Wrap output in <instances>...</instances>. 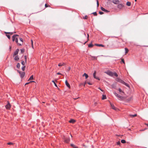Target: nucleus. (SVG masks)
Masks as SVG:
<instances>
[{"instance_id":"61","label":"nucleus","mask_w":148,"mask_h":148,"mask_svg":"<svg viewBox=\"0 0 148 148\" xmlns=\"http://www.w3.org/2000/svg\"><path fill=\"white\" fill-rule=\"evenodd\" d=\"M32 47L33 48V44H32Z\"/></svg>"},{"instance_id":"22","label":"nucleus","mask_w":148,"mask_h":148,"mask_svg":"<svg viewBox=\"0 0 148 148\" xmlns=\"http://www.w3.org/2000/svg\"><path fill=\"white\" fill-rule=\"evenodd\" d=\"M106 99V95H102V99L104 100Z\"/></svg>"},{"instance_id":"51","label":"nucleus","mask_w":148,"mask_h":148,"mask_svg":"<svg viewBox=\"0 0 148 148\" xmlns=\"http://www.w3.org/2000/svg\"><path fill=\"white\" fill-rule=\"evenodd\" d=\"M89 34H87V39H88V40H88H89Z\"/></svg>"},{"instance_id":"8","label":"nucleus","mask_w":148,"mask_h":148,"mask_svg":"<svg viewBox=\"0 0 148 148\" xmlns=\"http://www.w3.org/2000/svg\"><path fill=\"white\" fill-rule=\"evenodd\" d=\"M112 2L115 4H117L119 3V1L118 0H113Z\"/></svg>"},{"instance_id":"37","label":"nucleus","mask_w":148,"mask_h":148,"mask_svg":"<svg viewBox=\"0 0 148 148\" xmlns=\"http://www.w3.org/2000/svg\"><path fill=\"white\" fill-rule=\"evenodd\" d=\"M88 18V16L87 15H86L84 17H83V18L84 19H87Z\"/></svg>"},{"instance_id":"1","label":"nucleus","mask_w":148,"mask_h":148,"mask_svg":"<svg viewBox=\"0 0 148 148\" xmlns=\"http://www.w3.org/2000/svg\"><path fill=\"white\" fill-rule=\"evenodd\" d=\"M105 73L111 76H113L114 75H115L116 77L118 76V75L115 72L113 73L110 71H107L105 72Z\"/></svg>"},{"instance_id":"60","label":"nucleus","mask_w":148,"mask_h":148,"mask_svg":"<svg viewBox=\"0 0 148 148\" xmlns=\"http://www.w3.org/2000/svg\"><path fill=\"white\" fill-rule=\"evenodd\" d=\"M74 148H78L76 146H75V147H73Z\"/></svg>"},{"instance_id":"12","label":"nucleus","mask_w":148,"mask_h":148,"mask_svg":"<svg viewBox=\"0 0 148 148\" xmlns=\"http://www.w3.org/2000/svg\"><path fill=\"white\" fill-rule=\"evenodd\" d=\"M101 10L103 11H104L106 12H109L108 11V10H106L104 8H103V7H101Z\"/></svg>"},{"instance_id":"18","label":"nucleus","mask_w":148,"mask_h":148,"mask_svg":"<svg viewBox=\"0 0 148 148\" xmlns=\"http://www.w3.org/2000/svg\"><path fill=\"white\" fill-rule=\"evenodd\" d=\"M16 32H5V33L6 34H10L11 35H12V34H13V33H15Z\"/></svg>"},{"instance_id":"45","label":"nucleus","mask_w":148,"mask_h":148,"mask_svg":"<svg viewBox=\"0 0 148 148\" xmlns=\"http://www.w3.org/2000/svg\"><path fill=\"white\" fill-rule=\"evenodd\" d=\"M97 7H98L99 6V3L98 0L97 1Z\"/></svg>"},{"instance_id":"15","label":"nucleus","mask_w":148,"mask_h":148,"mask_svg":"<svg viewBox=\"0 0 148 148\" xmlns=\"http://www.w3.org/2000/svg\"><path fill=\"white\" fill-rule=\"evenodd\" d=\"M75 122V120L73 119H71L69 121V122L72 123H74Z\"/></svg>"},{"instance_id":"58","label":"nucleus","mask_w":148,"mask_h":148,"mask_svg":"<svg viewBox=\"0 0 148 148\" xmlns=\"http://www.w3.org/2000/svg\"><path fill=\"white\" fill-rule=\"evenodd\" d=\"M31 42H32V44H33V41L32 40H31Z\"/></svg>"},{"instance_id":"6","label":"nucleus","mask_w":148,"mask_h":148,"mask_svg":"<svg viewBox=\"0 0 148 148\" xmlns=\"http://www.w3.org/2000/svg\"><path fill=\"white\" fill-rule=\"evenodd\" d=\"M64 141L67 143H69L70 141V139L69 138L66 137L64 138Z\"/></svg>"},{"instance_id":"2","label":"nucleus","mask_w":148,"mask_h":148,"mask_svg":"<svg viewBox=\"0 0 148 148\" xmlns=\"http://www.w3.org/2000/svg\"><path fill=\"white\" fill-rule=\"evenodd\" d=\"M17 37H18V35H13L12 37V41H14L15 40L16 42L17 43L18 45L20 46L21 45V43H18V38Z\"/></svg>"},{"instance_id":"30","label":"nucleus","mask_w":148,"mask_h":148,"mask_svg":"<svg viewBox=\"0 0 148 148\" xmlns=\"http://www.w3.org/2000/svg\"><path fill=\"white\" fill-rule=\"evenodd\" d=\"M125 54H126V53H127L129 51V50L127 48H125Z\"/></svg>"},{"instance_id":"33","label":"nucleus","mask_w":148,"mask_h":148,"mask_svg":"<svg viewBox=\"0 0 148 148\" xmlns=\"http://www.w3.org/2000/svg\"><path fill=\"white\" fill-rule=\"evenodd\" d=\"M114 94L117 97H118L119 96V95L118 94L116 93L115 92H114Z\"/></svg>"},{"instance_id":"39","label":"nucleus","mask_w":148,"mask_h":148,"mask_svg":"<svg viewBox=\"0 0 148 148\" xmlns=\"http://www.w3.org/2000/svg\"><path fill=\"white\" fill-rule=\"evenodd\" d=\"M21 64L23 65V66H24V65H25V62L23 61H22V62H21Z\"/></svg>"},{"instance_id":"32","label":"nucleus","mask_w":148,"mask_h":148,"mask_svg":"<svg viewBox=\"0 0 148 148\" xmlns=\"http://www.w3.org/2000/svg\"><path fill=\"white\" fill-rule=\"evenodd\" d=\"M121 142L123 143H126L125 141L124 140H122L121 141Z\"/></svg>"},{"instance_id":"57","label":"nucleus","mask_w":148,"mask_h":148,"mask_svg":"<svg viewBox=\"0 0 148 148\" xmlns=\"http://www.w3.org/2000/svg\"><path fill=\"white\" fill-rule=\"evenodd\" d=\"M146 129H145L144 130H140V131H144Z\"/></svg>"},{"instance_id":"23","label":"nucleus","mask_w":148,"mask_h":148,"mask_svg":"<svg viewBox=\"0 0 148 148\" xmlns=\"http://www.w3.org/2000/svg\"><path fill=\"white\" fill-rule=\"evenodd\" d=\"M19 59V58L18 57V56H16L14 58V60H18Z\"/></svg>"},{"instance_id":"52","label":"nucleus","mask_w":148,"mask_h":148,"mask_svg":"<svg viewBox=\"0 0 148 148\" xmlns=\"http://www.w3.org/2000/svg\"><path fill=\"white\" fill-rule=\"evenodd\" d=\"M97 104V102H95V103H94V105H95V106H96Z\"/></svg>"},{"instance_id":"47","label":"nucleus","mask_w":148,"mask_h":148,"mask_svg":"<svg viewBox=\"0 0 148 148\" xmlns=\"http://www.w3.org/2000/svg\"><path fill=\"white\" fill-rule=\"evenodd\" d=\"M120 144L121 143L120 141H118L117 142V145H120Z\"/></svg>"},{"instance_id":"59","label":"nucleus","mask_w":148,"mask_h":148,"mask_svg":"<svg viewBox=\"0 0 148 148\" xmlns=\"http://www.w3.org/2000/svg\"><path fill=\"white\" fill-rule=\"evenodd\" d=\"M145 124L148 127V124L145 123Z\"/></svg>"},{"instance_id":"14","label":"nucleus","mask_w":148,"mask_h":148,"mask_svg":"<svg viewBox=\"0 0 148 148\" xmlns=\"http://www.w3.org/2000/svg\"><path fill=\"white\" fill-rule=\"evenodd\" d=\"M137 115L136 114H135L134 115L130 114L129 116L131 118H133L136 117L137 116Z\"/></svg>"},{"instance_id":"55","label":"nucleus","mask_w":148,"mask_h":148,"mask_svg":"<svg viewBox=\"0 0 148 148\" xmlns=\"http://www.w3.org/2000/svg\"><path fill=\"white\" fill-rule=\"evenodd\" d=\"M57 75H61V74L60 73H57Z\"/></svg>"},{"instance_id":"56","label":"nucleus","mask_w":148,"mask_h":148,"mask_svg":"<svg viewBox=\"0 0 148 148\" xmlns=\"http://www.w3.org/2000/svg\"><path fill=\"white\" fill-rule=\"evenodd\" d=\"M86 83H87V82H85V83H84V86H85V84H86Z\"/></svg>"},{"instance_id":"9","label":"nucleus","mask_w":148,"mask_h":148,"mask_svg":"<svg viewBox=\"0 0 148 148\" xmlns=\"http://www.w3.org/2000/svg\"><path fill=\"white\" fill-rule=\"evenodd\" d=\"M5 108L7 109H9L10 108V105L9 103L5 106Z\"/></svg>"},{"instance_id":"46","label":"nucleus","mask_w":148,"mask_h":148,"mask_svg":"<svg viewBox=\"0 0 148 148\" xmlns=\"http://www.w3.org/2000/svg\"><path fill=\"white\" fill-rule=\"evenodd\" d=\"M99 13L100 14H103V12L99 11Z\"/></svg>"},{"instance_id":"5","label":"nucleus","mask_w":148,"mask_h":148,"mask_svg":"<svg viewBox=\"0 0 148 148\" xmlns=\"http://www.w3.org/2000/svg\"><path fill=\"white\" fill-rule=\"evenodd\" d=\"M121 82V83L129 87V85L127 84V83H126L125 82L123 81H120Z\"/></svg>"},{"instance_id":"64","label":"nucleus","mask_w":148,"mask_h":148,"mask_svg":"<svg viewBox=\"0 0 148 148\" xmlns=\"http://www.w3.org/2000/svg\"><path fill=\"white\" fill-rule=\"evenodd\" d=\"M98 89H100V90L101 89L100 88V87H99V88H98Z\"/></svg>"},{"instance_id":"24","label":"nucleus","mask_w":148,"mask_h":148,"mask_svg":"<svg viewBox=\"0 0 148 148\" xmlns=\"http://www.w3.org/2000/svg\"><path fill=\"white\" fill-rule=\"evenodd\" d=\"M132 99V97H131L129 98H128L127 100L128 101H131Z\"/></svg>"},{"instance_id":"48","label":"nucleus","mask_w":148,"mask_h":148,"mask_svg":"<svg viewBox=\"0 0 148 148\" xmlns=\"http://www.w3.org/2000/svg\"><path fill=\"white\" fill-rule=\"evenodd\" d=\"M121 61L124 64L125 63L124 60L123 59H122Z\"/></svg>"},{"instance_id":"63","label":"nucleus","mask_w":148,"mask_h":148,"mask_svg":"<svg viewBox=\"0 0 148 148\" xmlns=\"http://www.w3.org/2000/svg\"><path fill=\"white\" fill-rule=\"evenodd\" d=\"M100 90H101V91H103V90H102V89H101Z\"/></svg>"},{"instance_id":"35","label":"nucleus","mask_w":148,"mask_h":148,"mask_svg":"<svg viewBox=\"0 0 148 148\" xmlns=\"http://www.w3.org/2000/svg\"><path fill=\"white\" fill-rule=\"evenodd\" d=\"M20 64L19 63H18L17 65V67L18 68H19L20 67Z\"/></svg>"},{"instance_id":"42","label":"nucleus","mask_w":148,"mask_h":148,"mask_svg":"<svg viewBox=\"0 0 148 148\" xmlns=\"http://www.w3.org/2000/svg\"><path fill=\"white\" fill-rule=\"evenodd\" d=\"M34 82V81H30L29 82H27V83H26L25 84V85H27V84H29V83H31V82Z\"/></svg>"},{"instance_id":"26","label":"nucleus","mask_w":148,"mask_h":148,"mask_svg":"<svg viewBox=\"0 0 148 148\" xmlns=\"http://www.w3.org/2000/svg\"><path fill=\"white\" fill-rule=\"evenodd\" d=\"M21 51V53H23L25 51L24 49H21L20 50Z\"/></svg>"},{"instance_id":"20","label":"nucleus","mask_w":148,"mask_h":148,"mask_svg":"<svg viewBox=\"0 0 148 148\" xmlns=\"http://www.w3.org/2000/svg\"><path fill=\"white\" fill-rule=\"evenodd\" d=\"M23 40L22 38H20V42H18V43H21V44L22 45V44H23Z\"/></svg>"},{"instance_id":"28","label":"nucleus","mask_w":148,"mask_h":148,"mask_svg":"<svg viewBox=\"0 0 148 148\" xmlns=\"http://www.w3.org/2000/svg\"><path fill=\"white\" fill-rule=\"evenodd\" d=\"M96 45L97 46H99V47H100V46H101L102 47H104V46L102 44H96Z\"/></svg>"},{"instance_id":"10","label":"nucleus","mask_w":148,"mask_h":148,"mask_svg":"<svg viewBox=\"0 0 148 148\" xmlns=\"http://www.w3.org/2000/svg\"><path fill=\"white\" fill-rule=\"evenodd\" d=\"M19 49H17L16 51L14 52V56L16 55H17L19 52Z\"/></svg>"},{"instance_id":"7","label":"nucleus","mask_w":148,"mask_h":148,"mask_svg":"<svg viewBox=\"0 0 148 148\" xmlns=\"http://www.w3.org/2000/svg\"><path fill=\"white\" fill-rule=\"evenodd\" d=\"M19 73L20 75V76L21 78L23 77L24 76L25 74L24 72H19Z\"/></svg>"},{"instance_id":"36","label":"nucleus","mask_w":148,"mask_h":148,"mask_svg":"<svg viewBox=\"0 0 148 148\" xmlns=\"http://www.w3.org/2000/svg\"><path fill=\"white\" fill-rule=\"evenodd\" d=\"M25 66H24L22 68V69L23 71H24L25 70Z\"/></svg>"},{"instance_id":"62","label":"nucleus","mask_w":148,"mask_h":148,"mask_svg":"<svg viewBox=\"0 0 148 148\" xmlns=\"http://www.w3.org/2000/svg\"><path fill=\"white\" fill-rule=\"evenodd\" d=\"M78 98H74V99H78Z\"/></svg>"},{"instance_id":"31","label":"nucleus","mask_w":148,"mask_h":148,"mask_svg":"<svg viewBox=\"0 0 148 148\" xmlns=\"http://www.w3.org/2000/svg\"><path fill=\"white\" fill-rule=\"evenodd\" d=\"M24 58H25V62L26 63L27 60V56H24Z\"/></svg>"},{"instance_id":"17","label":"nucleus","mask_w":148,"mask_h":148,"mask_svg":"<svg viewBox=\"0 0 148 148\" xmlns=\"http://www.w3.org/2000/svg\"><path fill=\"white\" fill-rule=\"evenodd\" d=\"M83 76H85L86 79H87L88 77V75L86 73H84L83 75Z\"/></svg>"},{"instance_id":"43","label":"nucleus","mask_w":148,"mask_h":148,"mask_svg":"<svg viewBox=\"0 0 148 148\" xmlns=\"http://www.w3.org/2000/svg\"><path fill=\"white\" fill-rule=\"evenodd\" d=\"M111 86L112 88H115L116 86L114 84H112L111 85Z\"/></svg>"},{"instance_id":"34","label":"nucleus","mask_w":148,"mask_h":148,"mask_svg":"<svg viewBox=\"0 0 148 148\" xmlns=\"http://www.w3.org/2000/svg\"><path fill=\"white\" fill-rule=\"evenodd\" d=\"M52 82H53V83H54V84L55 86H56V87H58L57 86V84H56L55 83V82H54V81H53H53H52Z\"/></svg>"},{"instance_id":"41","label":"nucleus","mask_w":148,"mask_h":148,"mask_svg":"<svg viewBox=\"0 0 148 148\" xmlns=\"http://www.w3.org/2000/svg\"><path fill=\"white\" fill-rule=\"evenodd\" d=\"M93 46V45L92 44H90L88 45V47H91Z\"/></svg>"},{"instance_id":"49","label":"nucleus","mask_w":148,"mask_h":148,"mask_svg":"<svg viewBox=\"0 0 148 148\" xmlns=\"http://www.w3.org/2000/svg\"><path fill=\"white\" fill-rule=\"evenodd\" d=\"M71 67H68V69H67L68 71H69L71 70Z\"/></svg>"},{"instance_id":"53","label":"nucleus","mask_w":148,"mask_h":148,"mask_svg":"<svg viewBox=\"0 0 148 148\" xmlns=\"http://www.w3.org/2000/svg\"><path fill=\"white\" fill-rule=\"evenodd\" d=\"M45 7L46 8H47V7H48V5H47V4H46L45 5Z\"/></svg>"},{"instance_id":"16","label":"nucleus","mask_w":148,"mask_h":148,"mask_svg":"<svg viewBox=\"0 0 148 148\" xmlns=\"http://www.w3.org/2000/svg\"><path fill=\"white\" fill-rule=\"evenodd\" d=\"M65 65V64L64 63H60L58 64V66H64Z\"/></svg>"},{"instance_id":"25","label":"nucleus","mask_w":148,"mask_h":148,"mask_svg":"<svg viewBox=\"0 0 148 148\" xmlns=\"http://www.w3.org/2000/svg\"><path fill=\"white\" fill-rule=\"evenodd\" d=\"M33 79V75H32V76H30V77L29 78L28 80H32V79Z\"/></svg>"},{"instance_id":"13","label":"nucleus","mask_w":148,"mask_h":148,"mask_svg":"<svg viewBox=\"0 0 148 148\" xmlns=\"http://www.w3.org/2000/svg\"><path fill=\"white\" fill-rule=\"evenodd\" d=\"M118 97L119 98V99L121 100H123L125 99L124 97L121 96L120 95L119 96V97Z\"/></svg>"},{"instance_id":"54","label":"nucleus","mask_w":148,"mask_h":148,"mask_svg":"<svg viewBox=\"0 0 148 148\" xmlns=\"http://www.w3.org/2000/svg\"><path fill=\"white\" fill-rule=\"evenodd\" d=\"M87 83H88L90 85H91L92 84L90 83V82H87Z\"/></svg>"},{"instance_id":"19","label":"nucleus","mask_w":148,"mask_h":148,"mask_svg":"<svg viewBox=\"0 0 148 148\" xmlns=\"http://www.w3.org/2000/svg\"><path fill=\"white\" fill-rule=\"evenodd\" d=\"M111 106L112 108L114 110H116V108L114 107V105L111 103Z\"/></svg>"},{"instance_id":"4","label":"nucleus","mask_w":148,"mask_h":148,"mask_svg":"<svg viewBox=\"0 0 148 148\" xmlns=\"http://www.w3.org/2000/svg\"><path fill=\"white\" fill-rule=\"evenodd\" d=\"M96 71H94V72L93 74V76L95 78L97 79H98V80H100V79L99 78H98V77H97L96 76Z\"/></svg>"},{"instance_id":"50","label":"nucleus","mask_w":148,"mask_h":148,"mask_svg":"<svg viewBox=\"0 0 148 148\" xmlns=\"http://www.w3.org/2000/svg\"><path fill=\"white\" fill-rule=\"evenodd\" d=\"M71 146L73 147H75V146L73 144H71Z\"/></svg>"},{"instance_id":"38","label":"nucleus","mask_w":148,"mask_h":148,"mask_svg":"<svg viewBox=\"0 0 148 148\" xmlns=\"http://www.w3.org/2000/svg\"><path fill=\"white\" fill-rule=\"evenodd\" d=\"M92 14H93L95 16H96L97 15V13L96 12H93L92 13Z\"/></svg>"},{"instance_id":"3","label":"nucleus","mask_w":148,"mask_h":148,"mask_svg":"<svg viewBox=\"0 0 148 148\" xmlns=\"http://www.w3.org/2000/svg\"><path fill=\"white\" fill-rule=\"evenodd\" d=\"M124 6V5L122 4H120L118 5L117 7L119 9H121Z\"/></svg>"},{"instance_id":"21","label":"nucleus","mask_w":148,"mask_h":148,"mask_svg":"<svg viewBox=\"0 0 148 148\" xmlns=\"http://www.w3.org/2000/svg\"><path fill=\"white\" fill-rule=\"evenodd\" d=\"M119 92H121L122 93H121V95H123V94L122 93H123V94H124V92L121 89L119 88Z\"/></svg>"},{"instance_id":"40","label":"nucleus","mask_w":148,"mask_h":148,"mask_svg":"<svg viewBox=\"0 0 148 148\" xmlns=\"http://www.w3.org/2000/svg\"><path fill=\"white\" fill-rule=\"evenodd\" d=\"M7 144L8 145H12L13 144V143H12V142H9V143H7Z\"/></svg>"},{"instance_id":"27","label":"nucleus","mask_w":148,"mask_h":148,"mask_svg":"<svg viewBox=\"0 0 148 148\" xmlns=\"http://www.w3.org/2000/svg\"><path fill=\"white\" fill-rule=\"evenodd\" d=\"M126 5L128 6H130L131 5V3L130 2H127L126 3Z\"/></svg>"},{"instance_id":"44","label":"nucleus","mask_w":148,"mask_h":148,"mask_svg":"<svg viewBox=\"0 0 148 148\" xmlns=\"http://www.w3.org/2000/svg\"><path fill=\"white\" fill-rule=\"evenodd\" d=\"M6 36L8 37V38L10 39V35H7V34H6Z\"/></svg>"},{"instance_id":"29","label":"nucleus","mask_w":148,"mask_h":148,"mask_svg":"<svg viewBox=\"0 0 148 148\" xmlns=\"http://www.w3.org/2000/svg\"><path fill=\"white\" fill-rule=\"evenodd\" d=\"M116 80L118 82H119L120 83H121V82L120 81H123L122 80L120 79L119 78H117Z\"/></svg>"},{"instance_id":"11","label":"nucleus","mask_w":148,"mask_h":148,"mask_svg":"<svg viewBox=\"0 0 148 148\" xmlns=\"http://www.w3.org/2000/svg\"><path fill=\"white\" fill-rule=\"evenodd\" d=\"M65 84L66 86L69 88H70V84H69L67 80H66L65 82Z\"/></svg>"}]
</instances>
